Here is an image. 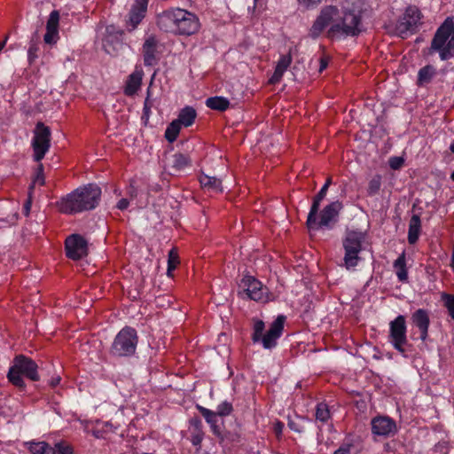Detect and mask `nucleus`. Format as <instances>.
I'll list each match as a JSON object with an SVG mask.
<instances>
[{
    "instance_id": "nucleus-19",
    "label": "nucleus",
    "mask_w": 454,
    "mask_h": 454,
    "mask_svg": "<svg viewBox=\"0 0 454 454\" xmlns=\"http://www.w3.org/2000/svg\"><path fill=\"white\" fill-rule=\"evenodd\" d=\"M238 294L242 299L259 302H267L270 300V292L267 286H247V288L239 291Z\"/></svg>"
},
{
    "instance_id": "nucleus-20",
    "label": "nucleus",
    "mask_w": 454,
    "mask_h": 454,
    "mask_svg": "<svg viewBox=\"0 0 454 454\" xmlns=\"http://www.w3.org/2000/svg\"><path fill=\"white\" fill-rule=\"evenodd\" d=\"M327 191V186L323 185L319 192L313 198V201L306 221V224L309 229L314 228L317 224V215L318 214L320 203L325 198Z\"/></svg>"
},
{
    "instance_id": "nucleus-41",
    "label": "nucleus",
    "mask_w": 454,
    "mask_h": 454,
    "mask_svg": "<svg viewBox=\"0 0 454 454\" xmlns=\"http://www.w3.org/2000/svg\"><path fill=\"white\" fill-rule=\"evenodd\" d=\"M179 264V258L177 253L171 249L168 253V275L171 276L172 270H174L176 266Z\"/></svg>"
},
{
    "instance_id": "nucleus-14",
    "label": "nucleus",
    "mask_w": 454,
    "mask_h": 454,
    "mask_svg": "<svg viewBox=\"0 0 454 454\" xmlns=\"http://www.w3.org/2000/svg\"><path fill=\"white\" fill-rule=\"evenodd\" d=\"M373 435L389 437L397 432L395 421L388 416H377L371 421Z\"/></svg>"
},
{
    "instance_id": "nucleus-23",
    "label": "nucleus",
    "mask_w": 454,
    "mask_h": 454,
    "mask_svg": "<svg viewBox=\"0 0 454 454\" xmlns=\"http://www.w3.org/2000/svg\"><path fill=\"white\" fill-rule=\"evenodd\" d=\"M143 75L144 72L142 68L137 67L129 75L124 88V94L126 96L131 97L137 92L142 83Z\"/></svg>"
},
{
    "instance_id": "nucleus-43",
    "label": "nucleus",
    "mask_w": 454,
    "mask_h": 454,
    "mask_svg": "<svg viewBox=\"0 0 454 454\" xmlns=\"http://www.w3.org/2000/svg\"><path fill=\"white\" fill-rule=\"evenodd\" d=\"M140 286H129L128 289H123V293H126L130 300H137L140 298Z\"/></svg>"
},
{
    "instance_id": "nucleus-51",
    "label": "nucleus",
    "mask_w": 454,
    "mask_h": 454,
    "mask_svg": "<svg viewBox=\"0 0 454 454\" xmlns=\"http://www.w3.org/2000/svg\"><path fill=\"white\" fill-rule=\"evenodd\" d=\"M145 105H146V106H148V108H151V109L154 106V99L152 98V93H151L150 87L146 90V97L144 101V106H145Z\"/></svg>"
},
{
    "instance_id": "nucleus-27",
    "label": "nucleus",
    "mask_w": 454,
    "mask_h": 454,
    "mask_svg": "<svg viewBox=\"0 0 454 454\" xmlns=\"http://www.w3.org/2000/svg\"><path fill=\"white\" fill-rule=\"evenodd\" d=\"M420 228L421 221L419 215H413L410 220L408 230V242L411 245H414L419 240Z\"/></svg>"
},
{
    "instance_id": "nucleus-44",
    "label": "nucleus",
    "mask_w": 454,
    "mask_h": 454,
    "mask_svg": "<svg viewBox=\"0 0 454 454\" xmlns=\"http://www.w3.org/2000/svg\"><path fill=\"white\" fill-rule=\"evenodd\" d=\"M403 164L404 159L403 157L393 156L388 160V165L390 168L393 170L400 169L403 166Z\"/></svg>"
},
{
    "instance_id": "nucleus-48",
    "label": "nucleus",
    "mask_w": 454,
    "mask_h": 454,
    "mask_svg": "<svg viewBox=\"0 0 454 454\" xmlns=\"http://www.w3.org/2000/svg\"><path fill=\"white\" fill-rule=\"evenodd\" d=\"M152 114V109L148 108V106H143V113L141 116L142 122L146 125L149 121L150 116Z\"/></svg>"
},
{
    "instance_id": "nucleus-21",
    "label": "nucleus",
    "mask_w": 454,
    "mask_h": 454,
    "mask_svg": "<svg viewBox=\"0 0 454 454\" xmlns=\"http://www.w3.org/2000/svg\"><path fill=\"white\" fill-rule=\"evenodd\" d=\"M413 324L419 329L420 339L425 341L428 335L430 324L429 316L427 310L423 309H417L411 317Z\"/></svg>"
},
{
    "instance_id": "nucleus-63",
    "label": "nucleus",
    "mask_w": 454,
    "mask_h": 454,
    "mask_svg": "<svg viewBox=\"0 0 454 454\" xmlns=\"http://www.w3.org/2000/svg\"><path fill=\"white\" fill-rule=\"evenodd\" d=\"M331 184H332V177H327V179L325 180V183L324 184V185H326L327 188L329 189Z\"/></svg>"
},
{
    "instance_id": "nucleus-49",
    "label": "nucleus",
    "mask_w": 454,
    "mask_h": 454,
    "mask_svg": "<svg viewBox=\"0 0 454 454\" xmlns=\"http://www.w3.org/2000/svg\"><path fill=\"white\" fill-rule=\"evenodd\" d=\"M288 427L294 432L301 433L303 432V427L295 422L294 420L288 419Z\"/></svg>"
},
{
    "instance_id": "nucleus-3",
    "label": "nucleus",
    "mask_w": 454,
    "mask_h": 454,
    "mask_svg": "<svg viewBox=\"0 0 454 454\" xmlns=\"http://www.w3.org/2000/svg\"><path fill=\"white\" fill-rule=\"evenodd\" d=\"M37 370V364L32 358L25 355H18L13 358L7 378L13 386L24 389L26 384L23 377L32 381H38L40 376Z\"/></svg>"
},
{
    "instance_id": "nucleus-47",
    "label": "nucleus",
    "mask_w": 454,
    "mask_h": 454,
    "mask_svg": "<svg viewBox=\"0 0 454 454\" xmlns=\"http://www.w3.org/2000/svg\"><path fill=\"white\" fill-rule=\"evenodd\" d=\"M110 429L101 428L98 422L96 423L94 428L91 430L92 435L97 439H103L106 436V434L109 433Z\"/></svg>"
},
{
    "instance_id": "nucleus-11",
    "label": "nucleus",
    "mask_w": 454,
    "mask_h": 454,
    "mask_svg": "<svg viewBox=\"0 0 454 454\" xmlns=\"http://www.w3.org/2000/svg\"><path fill=\"white\" fill-rule=\"evenodd\" d=\"M181 13V8H170L163 11L157 16L158 27L165 33L177 35Z\"/></svg>"
},
{
    "instance_id": "nucleus-59",
    "label": "nucleus",
    "mask_w": 454,
    "mask_h": 454,
    "mask_svg": "<svg viewBox=\"0 0 454 454\" xmlns=\"http://www.w3.org/2000/svg\"><path fill=\"white\" fill-rule=\"evenodd\" d=\"M302 2L308 6L315 5L321 2V0H302Z\"/></svg>"
},
{
    "instance_id": "nucleus-5",
    "label": "nucleus",
    "mask_w": 454,
    "mask_h": 454,
    "mask_svg": "<svg viewBox=\"0 0 454 454\" xmlns=\"http://www.w3.org/2000/svg\"><path fill=\"white\" fill-rule=\"evenodd\" d=\"M422 17L423 15L417 6L409 5L395 23V35L405 39L410 35L416 34Z\"/></svg>"
},
{
    "instance_id": "nucleus-26",
    "label": "nucleus",
    "mask_w": 454,
    "mask_h": 454,
    "mask_svg": "<svg viewBox=\"0 0 454 454\" xmlns=\"http://www.w3.org/2000/svg\"><path fill=\"white\" fill-rule=\"evenodd\" d=\"M196 117V110L192 106H186L180 110L178 117L176 119V121L181 126L190 127L194 123Z\"/></svg>"
},
{
    "instance_id": "nucleus-45",
    "label": "nucleus",
    "mask_w": 454,
    "mask_h": 454,
    "mask_svg": "<svg viewBox=\"0 0 454 454\" xmlns=\"http://www.w3.org/2000/svg\"><path fill=\"white\" fill-rule=\"evenodd\" d=\"M353 443L344 442L333 454H352Z\"/></svg>"
},
{
    "instance_id": "nucleus-52",
    "label": "nucleus",
    "mask_w": 454,
    "mask_h": 454,
    "mask_svg": "<svg viewBox=\"0 0 454 454\" xmlns=\"http://www.w3.org/2000/svg\"><path fill=\"white\" fill-rule=\"evenodd\" d=\"M129 205V201L128 199H125V198H122L118 202H117V205H116V207L121 211L125 210L128 208Z\"/></svg>"
},
{
    "instance_id": "nucleus-40",
    "label": "nucleus",
    "mask_w": 454,
    "mask_h": 454,
    "mask_svg": "<svg viewBox=\"0 0 454 454\" xmlns=\"http://www.w3.org/2000/svg\"><path fill=\"white\" fill-rule=\"evenodd\" d=\"M233 406L232 403L227 401H224L218 404L216 409V413L219 417H226L232 413Z\"/></svg>"
},
{
    "instance_id": "nucleus-35",
    "label": "nucleus",
    "mask_w": 454,
    "mask_h": 454,
    "mask_svg": "<svg viewBox=\"0 0 454 454\" xmlns=\"http://www.w3.org/2000/svg\"><path fill=\"white\" fill-rule=\"evenodd\" d=\"M197 410L202 415V417L205 419L207 424L214 425L217 423V413L215 411H213L207 408H205L200 404L196 405Z\"/></svg>"
},
{
    "instance_id": "nucleus-33",
    "label": "nucleus",
    "mask_w": 454,
    "mask_h": 454,
    "mask_svg": "<svg viewBox=\"0 0 454 454\" xmlns=\"http://www.w3.org/2000/svg\"><path fill=\"white\" fill-rule=\"evenodd\" d=\"M382 184V178L380 175H375L368 184L367 195L373 197L379 194Z\"/></svg>"
},
{
    "instance_id": "nucleus-56",
    "label": "nucleus",
    "mask_w": 454,
    "mask_h": 454,
    "mask_svg": "<svg viewBox=\"0 0 454 454\" xmlns=\"http://www.w3.org/2000/svg\"><path fill=\"white\" fill-rule=\"evenodd\" d=\"M98 426L101 427V428H104V429H110V432H113L114 431V427L111 423L109 422H99L98 421Z\"/></svg>"
},
{
    "instance_id": "nucleus-2",
    "label": "nucleus",
    "mask_w": 454,
    "mask_h": 454,
    "mask_svg": "<svg viewBox=\"0 0 454 454\" xmlns=\"http://www.w3.org/2000/svg\"><path fill=\"white\" fill-rule=\"evenodd\" d=\"M101 194V188L97 184H87L61 197L57 206L65 215L91 211L99 205Z\"/></svg>"
},
{
    "instance_id": "nucleus-39",
    "label": "nucleus",
    "mask_w": 454,
    "mask_h": 454,
    "mask_svg": "<svg viewBox=\"0 0 454 454\" xmlns=\"http://www.w3.org/2000/svg\"><path fill=\"white\" fill-rule=\"evenodd\" d=\"M56 454H74L73 446L67 441H60L55 443L54 447Z\"/></svg>"
},
{
    "instance_id": "nucleus-53",
    "label": "nucleus",
    "mask_w": 454,
    "mask_h": 454,
    "mask_svg": "<svg viewBox=\"0 0 454 454\" xmlns=\"http://www.w3.org/2000/svg\"><path fill=\"white\" fill-rule=\"evenodd\" d=\"M241 284H262V282L258 281L254 277L246 276L242 278Z\"/></svg>"
},
{
    "instance_id": "nucleus-24",
    "label": "nucleus",
    "mask_w": 454,
    "mask_h": 454,
    "mask_svg": "<svg viewBox=\"0 0 454 454\" xmlns=\"http://www.w3.org/2000/svg\"><path fill=\"white\" fill-rule=\"evenodd\" d=\"M168 165L176 172H179L191 165V159L186 154L176 153L168 158Z\"/></svg>"
},
{
    "instance_id": "nucleus-18",
    "label": "nucleus",
    "mask_w": 454,
    "mask_h": 454,
    "mask_svg": "<svg viewBox=\"0 0 454 454\" xmlns=\"http://www.w3.org/2000/svg\"><path fill=\"white\" fill-rule=\"evenodd\" d=\"M158 40L154 35L148 36L142 47L144 65L145 67H153L159 62L158 56Z\"/></svg>"
},
{
    "instance_id": "nucleus-25",
    "label": "nucleus",
    "mask_w": 454,
    "mask_h": 454,
    "mask_svg": "<svg viewBox=\"0 0 454 454\" xmlns=\"http://www.w3.org/2000/svg\"><path fill=\"white\" fill-rule=\"evenodd\" d=\"M200 183L202 188L213 192H222V180L215 176L202 174L200 176Z\"/></svg>"
},
{
    "instance_id": "nucleus-34",
    "label": "nucleus",
    "mask_w": 454,
    "mask_h": 454,
    "mask_svg": "<svg viewBox=\"0 0 454 454\" xmlns=\"http://www.w3.org/2000/svg\"><path fill=\"white\" fill-rule=\"evenodd\" d=\"M265 328L264 322L261 319H254V325H253V333H252V341L254 343L260 342L262 336L263 334V331Z\"/></svg>"
},
{
    "instance_id": "nucleus-8",
    "label": "nucleus",
    "mask_w": 454,
    "mask_h": 454,
    "mask_svg": "<svg viewBox=\"0 0 454 454\" xmlns=\"http://www.w3.org/2000/svg\"><path fill=\"white\" fill-rule=\"evenodd\" d=\"M406 333L407 328L404 316L399 315L390 322L389 342L393 345L395 349L402 354H404L405 346L408 344Z\"/></svg>"
},
{
    "instance_id": "nucleus-17",
    "label": "nucleus",
    "mask_w": 454,
    "mask_h": 454,
    "mask_svg": "<svg viewBox=\"0 0 454 454\" xmlns=\"http://www.w3.org/2000/svg\"><path fill=\"white\" fill-rule=\"evenodd\" d=\"M181 15L177 35H191L195 34L200 26L199 18L184 9H182Z\"/></svg>"
},
{
    "instance_id": "nucleus-58",
    "label": "nucleus",
    "mask_w": 454,
    "mask_h": 454,
    "mask_svg": "<svg viewBox=\"0 0 454 454\" xmlns=\"http://www.w3.org/2000/svg\"><path fill=\"white\" fill-rule=\"evenodd\" d=\"M283 427H284V424L282 422H280V421L277 422L274 427V430H275L276 434H280L282 433Z\"/></svg>"
},
{
    "instance_id": "nucleus-61",
    "label": "nucleus",
    "mask_w": 454,
    "mask_h": 454,
    "mask_svg": "<svg viewBox=\"0 0 454 454\" xmlns=\"http://www.w3.org/2000/svg\"><path fill=\"white\" fill-rule=\"evenodd\" d=\"M30 206H31V202L30 200H27L25 205H24V211H25V214L26 215H28L29 211H30Z\"/></svg>"
},
{
    "instance_id": "nucleus-55",
    "label": "nucleus",
    "mask_w": 454,
    "mask_h": 454,
    "mask_svg": "<svg viewBox=\"0 0 454 454\" xmlns=\"http://www.w3.org/2000/svg\"><path fill=\"white\" fill-rule=\"evenodd\" d=\"M319 63H320L319 72L322 73L325 69H326V67L328 66V60L325 58H320Z\"/></svg>"
},
{
    "instance_id": "nucleus-38",
    "label": "nucleus",
    "mask_w": 454,
    "mask_h": 454,
    "mask_svg": "<svg viewBox=\"0 0 454 454\" xmlns=\"http://www.w3.org/2000/svg\"><path fill=\"white\" fill-rule=\"evenodd\" d=\"M60 20V14L59 10H53L48 18L46 22V29L59 30V24Z\"/></svg>"
},
{
    "instance_id": "nucleus-4",
    "label": "nucleus",
    "mask_w": 454,
    "mask_h": 454,
    "mask_svg": "<svg viewBox=\"0 0 454 454\" xmlns=\"http://www.w3.org/2000/svg\"><path fill=\"white\" fill-rule=\"evenodd\" d=\"M138 335L131 326L123 327L114 337L109 353L114 357H129L135 354Z\"/></svg>"
},
{
    "instance_id": "nucleus-36",
    "label": "nucleus",
    "mask_w": 454,
    "mask_h": 454,
    "mask_svg": "<svg viewBox=\"0 0 454 454\" xmlns=\"http://www.w3.org/2000/svg\"><path fill=\"white\" fill-rule=\"evenodd\" d=\"M330 411L328 405L325 403H320L316 407V419L323 423L330 419Z\"/></svg>"
},
{
    "instance_id": "nucleus-62",
    "label": "nucleus",
    "mask_w": 454,
    "mask_h": 454,
    "mask_svg": "<svg viewBox=\"0 0 454 454\" xmlns=\"http://www.w3.org/2000/svg\"><path fill=\"white\" fill-rule=\"evenodd\" d=\"M436 450H439L442 453L447 454V450H443V449H446V447H443L442 444H438L435 446Z\"/></svg>"
},
{
    "instance_id": "nucleus-60",
    "label": "nucleus",
    "mask_w": 454,
    "mask_h": 454,
    "mask_svg": "<svg viewBox=\"0 0 454 454\" xmlns=\"http://www.w3.org/2000/svg\"><path fill=\"white\" fill-rule=\"evenodd\" d=\"M59 382H60V378H59V377H57V378H52V379L51 380L50 384H51V387H56L57 385H59Z\"/></svg>"
},
{
    "instance_id": "nucleus-6",
    "label": "nucleus",
    "mask_w": 454,
    "mask_h": 454,
    "mask_svg": "<svg viewBox=\"0 0 454 454\" xmlns=\"http://www.w3.org/2000/svg\"><path fill=\"white\" fill-rule=\"evenodd\" d=\"M364 240V234L362 231H347L343 239V247L345 250L344 262L347 268L357 265L360 259L359 253L362 251V244Z\"/></svg>"
},
{
    "instance_id": "nucleus-31",
    "label": "nucleus",
    "mask_w": 454,
    "mask_h": 454,
    "mask_svg": "<svg viewBox=\"0 0 454 454\" xmlns=\"http://www.w3.org/2000/svg\"><path fill=\"white\" fill-rule=\"evenodd\" d=\"M181 129V125L176 121H172L165 130L164 137L169 142L173 143L176 140Z\"/></svg>"
},
{
    "instance_id": "nucleus-64",
    "label": "nucleus",
    "mask_w": 454,
    "mask_h": 454,
    "mask_svg": "<svg viewBox=\"0 0 454 454\" xmlns=\"http://www.w3.org/2000/svg\"><path fill=\"white\" fill-rule=\"evenodd\" d=\"M450 150L451 153H454V140L451 142L450 145Z\"/></svg>"
},
{
    "instance_id": "nucleus-7",
    "label": "nucleus",
    "mask_w": 454,
    "mask_h": 454,
    "mask_svg": "<svg viewBox=\"0 0 454 454\" xmlns=\"http://www.w3.org/2000/svg\"><path fill=\"white\" fill-rule=\"evenodd\" d=\"M51 129L48 126L41 121L36 123L32 139L35 161L40 162L49 151L51 147Z\"/></svg>"
},
{
    "instance_id": "nucleus-46",
    "label": "nucleus",
    "mask_w": 454,
    "mask_h": 454,
    "mask_svg": "<svg viewBox=\"0 0 454 454\" xmlns=\"http://www.w3.org/2000/svg\"><path fill=\"white\" fill-rule=\"evenodd\" d=\"M34 183L38 184L39 185H44L45 180L43 176V165L40 163L36 168V174L34 179Z\"/></svg>"
},
{
    "instance_id": "nucleus-22",
    "label": "nucleus",
    "mask_w": 454,
    "mask_h": 454,
    "mask_svg": "<svg viewBox=\"0 0 454 454\" xmlns=\"http://www.w3.org/2000/svg\"><path fill=\"white\" fill-rule=\"evenodd\" d=\"M293 58L291 53L281 55L277 62L275 70L271 77L269 79V83L277 84L278 83L292 63Z\"/></svg>"
},
{
    "instance_id": "nucleus-54",
    "label": "nucleus",
    "mask_w": 454,
    "mask_h": 454,
    "mask_svg": "<svg viewBox=\"0 0 454 454\" xmlns=\"http://www.w3.org/2000/svg\"><path fill=\"white\" fill-rule=\"evenodd\" d=\"M211 427V430L213 432V434L217 436L221 441H223V436L222 435V433H221V430H220V427L216 424H214V425H211L210 426Z\"/></svg>"
},
{
    "instance_id": "nucleus-16",
    "label": "nucleus",
    "mask_w": 454,
    "mask_h": 454,
    "mask_svg": "<svg viewBox=\"0 0 454 454\" xmlns=\"http://www.w3.org/2000/svg\"><path fill=\"white\" fill-rule=\"evenodd\" d=\"M149 0H135L128 15L126 21L127 30L134 31L145 19Z\"/></svg>"
},
{
    "instance_id": "nucleus-30",
    "label": "nucleus",
    "mask_w": 454,
    "mask_h": 454,
    "mask_svg": "<svg viewBox=\"0 0 454 454\" xmlns=\"http://www.w3.org/2000/svg\"><path fill=\"white\" fill-rule=\"evenodd\" d=\"M28 450L31 454H56L55 449L46 442H30Z\"/></svg>"
},
{
    "instance_id": "nucleus-1",
    "label": "nucleus",
    "mask_w": 454,
    "mask_h": 454,
    "mask_svg": "<svg viewBox=\"0 0 454 454\" xmlns=\"http://www.w3.org/2000/svg\"><path fill=\"white\" fill-rule=\"evenodd\" d=\"M362 30L361 12L325 5L321 8L309 27V36L316 40L325 35L330 41H341L348 37H357Z\"/></svg>"
},
{
    "instance_id": "nucleus-37",
    "label": "nucleus",
    "mask_w": 454,
    "mask_h": 454,
    "mask_svg": "<svg viewBox=\"0 0 454 454\" xmlns=\"http://www.w3.org/2000/svg\"><path fill=\"white\" fill-rule=\"evenodd\" d=\"M441 297L449 316L454 320V295L442 293Z\"/></svg>"
},
{
    "instance_id": "nucleus-42",
    "label": "nucleus",
    "mask_w": 454,
    "mask_h": 454,
    "mask_svg": "<svg viewBox=\"0 0 454 454\" xmlns=\"http://www.w3.org/2000/svg\"><path fill=\"white\" fill-rule=\"evenodd\" d=\"M59 36V30L46 29L43 40L48 44H54L57 43Z\"/></svg>"
},
{
    "instance_id": "nucleus-28",
    "label": "nucleus",
    "mask_w": 454,
    "mask_h": 454,
    "mask_svg": "<svg viewBox=\"0 0 454 454\" xmlns=\"http://www.w3.org/2000/svg\"><path fill=\"white\" fill-rule=\"evenodd\" d=\"M435 74L436 70L431 65H427L421 67L418 72L417 84L419 86H424L425 84L429 83Z\"/></svg>"
},
{
    "instance_id": "nucleus-57",
    "label": "nucleus",
    "mask_w": 454,
    "mask_h": 454,
    "mask_svg": "<svg viewBox=\"0 0 454 454\" xmlns=\"http://www.w3.org/2000/svg\"><path fill=\"white\" fill-rule=\"evenodd\" d=\"M201 441H202V436L200 434L193 435L192 438V442L195 446L200 445Z\"/></svg>"
},
{
    "instance_id": "nucleus-15",
    "label": "nucleus",
    "mask_w": 454,
    "mask_h": 454,
    "mask_svg": "<svg viewBox=\"0 0 454 454\" xmlns=\"http://www.w3.org/2000/svg\"><path fill=\"white\" fill-rule=\"evenodd\" d=\"M285 320L286 317L284 316H278L271 323L269 330L262 334L260 342H262L264 348L270 349L276 347L278 340L283 333Z\"/></svg>"
},
{
    "instance_id": "nucleus-9",
    "label": "nucleus",
    "mask_w": 454,
    "mask_h": 454,
    "mask_svg": "<svg viewBox=\"0 0 454 454\" xmlns=\"http://www.w3.org/2000/svg\"><path fill=\"white\" fill-rule=\"evenodd\" d=\"M124 30L111 24L105 27L102 37V46L105 51L109 55L117 54L123 43Z\"/></svg>"
},
{
    "instance_id": "nucleus-29",
    "label": "nucleus",
    "mask_w": 454,
    "mask_h": 454,
    "mask_svg": "<svg viewBox=\"0 0 454 454\" xmlns=\"http://www.w3.org/2000/svg\"><path fill=\"white\" fill-rule=\"evenodd\" d=\"M206 106L212 110L223 112L229 108L230 101L226 98L215 96L208 98Z\"/></svg>"
},
{
    "instance_id": "nucleus-32",
    "label": "nucleus",
    "mask_w": 454,
    "mask_h": 454,
    "mask_svg": "<svg viewBox=\"0 0 454 454\" xmlns=\"http://www.w3.org/2000/svg\"><path fill=\"white\" fill-rule=\"evenodd\" d=\"M394 266L396 270V275L399 281H404L407 279V270L405 266L404 254L400 255L395 262Z\"/></svg>"
},
{
    "instance_id": "nucleus-50",
    "label": "nucleus",
    "mask_w": 454,
    "mask_h": 454,
    "mask_svg": "<svg viewBox=\"0 0 454 454\" xmlns=\"http://www.w3.org/2000/svg\"><path fill=\"white\" fill-rule=\"evenodd\" d=\"M38 48L35 45H31L27 51V59L32 63L37 58Z\"/></svg>"
},
{
    "instance_id": "nucleus-10",
    "label": "nucleus",
    "mask_w": 454,
    "mask_h": 454,
    "mask_svg": "<svg viewBox=\"0 0 454 454\" xmlns=\"http://www.w3.org/2000/svg\"><path fill=\"white\" fill-rule=\"evenodd\" d=\"M454 32V20L452 17H447L442 24L437 28L432 42L430 49L434 51L443 52L449 42V38Z\"/></svg>"
},
{
    "instance_id": "nucleus-13",
    "label": "nucleus",
    "mask_w": 454,
    "mask_h": 454,
    "mask_svg": "<svg viewBox=\"0 0 454 454\" xmlns=\"http://www.w3.org/2000/svg\"><path fill=\"white\" fill-rule=\"evenodd\" d=\"M342 208L343 204L339 200L329 203L322 209L319 221L317 220V224L310 230H318L324 227L331 229L333 224L337 223L340 212Z\"/></svg>"
},
{
    "instance_id": "nucleus-12",
    "label": "nucleus",
    "mask_w": 454,
    "mask_h": 454,
    "mask_svg": "<svg viewBox=\"0 0 454 454\" xmlns=\"http://www.w3.org/2000/svg\"><path fill=\"white\" fill-rule=\"evenodd\" d=\"M65 250L67 258L80 260L88 255V242L79 234H72L66 239Z\"/></svg>"
}]
</instances>
